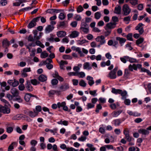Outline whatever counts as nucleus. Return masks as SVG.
Here are the masks:
<instances>
[{
	"label": "nucleus",
	"instance_id": "1",
	"mask_svg": "<svg viewBox=\"0 0 151 151\" xmlns=\"http://www.w3.org/2000/svg\"><path fill=\"white\" fill-rule=\"evenodd\" d=\"M80 29L85 34H88L89 32L88 26L86 22H82L81 24Z\"/></svg>",
	"mask_w": 151,
	"mask_h": 151
},
{
	"label": "nucleus",
	"instance_id": "2",
	"mask_svg": "<svg viewBox=\"0 0 151 151\" xmlns=\"http://www.w3.org/2000/svg\"><path fill=\"white\" fill-rule=\"evenodd\" d=\"M34 97L36 99L38 98V97L36 95H32L30 93H27L24 96V99L27 102H31L34 100Z\"/></svg>",
	"mask_w": 151,
	"mask_h": 151
},
{
	"label": "nucleus",
	"instance_id": "3",
	"mask_svg": "<svg viewBox=\"0 0 151 151\" xmlns=\"http://www.w3.org/2000/svg\"><path fill=\"white\" fill-rule=\"evenodd\" d=\"M9 107L0 105V112L4 114H9L10 112V109Z\"/></svg>",
	"mask_w": 151,
	"mask_h": 151
},
{
	"label": "nucleus",
	"instance_id": "4",
	"mask_svg": "<svg viewBox=\"0 0 151 151\" xmlns=\"http://www.w3.org/2000/svg\"><path fill=\"white\" fill-rule=\"evenodd\" d=\"M123 15L124 16H127L131 12V9L127 4L124 5L122 9Z\"/></svg>",
	"mask_w": 151,
	"mask_h": 151
},
{
	"label": "nucleus",
	"instance_id": "5",
	"mask_svg": "<svg viewBox=\"0 0 151 151\" xmlns=\"http://www.w3.org/2000/svg\"><path fill=\"white\" fill-rule=\"evenodd\" d=\"M151 130V126H150L147 128V129H139L138 131V132L142 135H147L149 134V132L148 130Z\"/></svg>",
	"mask_w": 151,
	"mask_h": 151
},
{
	"label": "nucleus",
	"instance_id": "6",
	"mask_svg": "<svg viewBox=\"0 0 151 151\" xmlns=\"http://www.w3.org/2000/svg\"><path fill=\"white\" fill-rule=\"evenodd\" d=\"M105 37L103 35L98 36L96 38V40L98 42H99L100 45H103L106 42V40L105 39Z\"/></svg>",
	"mask_w": 151,
	"mask_h": 151
},
{
	"label": "nucleus",
	"instance_id": "7",
	"mask_svg": "<svg viewBox=\"0 0 151 151\" xmlns=\"http://www.w3.org/2000/svg\"><path fill=\"white\" fill-rule=\"evenodd\" d=\"M7 82L10 85L13 87L17 86L19 84L18 81L15 79L13 80H9Z\"/></svg>",
	"mask_w": 151,
	"mask_h": 151
},
{
	"label": "nucleus",
	"instance_id": "8",
	"mask_svg": "<svg viewBox=\"0 0 151 151\" xmlns=\"http://www.w3.org/2000/svg\"><path fill=\"white\" fill-rule=\"evenodd\" d=\"M116 23L110 22L108 23L105 27V30L110 29L114 28L116 27Z\"/></svg>",
	"mask_w": 151,
	"mask_h": 151
},
{
	"label": "nucleus",
	"instance_id": "9",
	"mask_svg": "<svg viewBox=\"0 0 151 151\" xmlns=\"http://www.w3.org/2000/svg\"><path fill=\"white\" fill-rule=\"evenodd\" d=\"M144 25L142 23H139L135 27V29L138 30L140 34H142L144 32L143 26Z\"/></svg>",
	"mask_w": 151,
	"mask_h": 151
},
{
	"label": "nucleus",
	"instance_id": "10",
	"mask_svg": "<svg viewBox=\"0 0 151 151\" xmlns=\"http://www.w3.org/2000/svg\"><path fill=\"white\" fill-rule=\"evenodd\" d=\"M14 125V124L12 122L7 123L6 124V131L8 133H11L13 131V128L10 126Z\"/></svg>",
	"mask_w": 151,
	"mask_h": 151
},
{
	"label": "nucleus",
	"instance_id": "11",
	"mask_svg": "<svg viewBox=\"0 0 151 151\" xmlns=\"http://www.w3.org/2000/svg\"><path fill=\"white\" fill-rule=\"evenodd\" d=\"M38 31L37 30H34L33 31V33L34 34V38L35 40H38L41 37L42 33L40 32L39 33V35H37Z\"/></svg>",
	"mask_w": 151,
	"mask_h": 151
},
{
	"label": "nucleus",
	"instance_id": "12",
	"mask_svg": "<svg viewBox=\"0 0 151 151\" xmlns=\"http://www.w3.org/2000/svg\"><path fill=\"white\" fill-rule=\"evenodd\" d=\"M26 88L27 90L29 92L32 91L33 88L32 86L30 81L29 80H27L26 81V83L25 85Z\"/></svg>",
	"mask_w": 151,
	"mask_h": 151
},
{
	"label": "nucleus",
	"instance_id": "13",
	"mask_svg": "<svg viewBox=\"0 0 151 151\" xmlns=\"http://www.w3.org/2000/svg\"><path fill=\"white\" fill-rule=\"evenodd\" d=\"M54 28V27L51 25H49L46 27L45 29V33H48L52 32Z\"/></svg>",
	"mask_w": 151,
	"mask_h": 151
},
{
	"label": "nucleus",
	"instance_id": "14",
	"mask_svg": "<svg viewBox=\"0 0 151 151\" xmlns=\"http://www.w3.org/2000/svg\"><path fill=\"white\" fill-rule=\"evenodd\" d=\"M60 89L62 91H65L69 88L68 84L65 83L61 85L59 87Z\"/></svg>",
	"mask_w": 151,
	"mask_h": 151
},
{
	"label": "nucleus",
	"instance_id": "15",
	"mask_svg": "<svg viewBox=\"0 0 151 151\" xmlns=\"http://www.w3.org/2000/svg\"><path fill=\"white\" fill-rule=\"evenodd\" d=\"M11 93L14 97L17 96L19 94V92L18 90L14 88L11 89Z\"/></svg>",
	"mask_w": 151,
	"mask_h": 151
},
{
	"label": "nucleus",
	"instance_id": "16",
	"mask_svg": "<svg viewBox=\"0 0 151 151\" xmlns=\"http://www.w3.org/2000/svg\"><path fill=\"white\" fill-rule=\"evenodd\" d=\"M28 113L29 116L33 118L37 116L38 114V112L34 109V112L30 111L28 112Z\"/></svg>",
	"mask_w": 151,
	"mask_h": 151
},
{
	"label": "nucleus",
	"instance_id": "17",
	"mask_svg": "<svg viewBox=\"0 0 151 151\" xmlns=\"http://www.w3.org/2000/svg\"><path fill=\"white\" fill-rule=\"evenodd\" d=\"M86 79L88 80V84L90 86H92L94 83V82L93 80V78L92 77L88 76L87 77Z\"/></svg>",
	"mask_w": 151,
	"mask_h": 151
},
{
	"label": "nucleus",
	"instance_id": "18",
	"mask_svg": "<svg viewBox=\"0 0 151 151\" xmlns=\"http://www.w3.org/2000/svg\"><path fill=\"white\" fill-rule=\"evenodd\" d=\"M116 40L119 41V43L121 46L122 45V44L124 43L126 40L125 38H121L119 37H116Z\"/></svg>",
	"mask_w": 151,
	"mask_h": 151
},
{
	"label": "nucleus",
	"instance_id": "19",
	"mask_svg": "<svg viewBox=\"0 0 151 151\" xmlns=\"http://www.w3.org/2000/svg\"><path fill=\"white\" fill-rule=\"evenodd\" d=\"M108 77L111 79H115L116 78V73L112 71H111L108 75Z\"/></svg>",
	"mask_w": 151,
	"mask_h": 151
},
{
	"label": "nucleus",
	"instance_id": "20",
	"mask_svg": "<svg viewBox=\"0 0 151 151\" xmlns=\"http://www.w3.org/2000/svg\"><path fill=\"white\" fill-rule=\"evenodd\" d=\"M79 34V33L78 32L76 31H74L72 32L70 36L72 38H75L78 37Z\"/></svg>",
	"mask_w": 151,
	"mask_h": 151
},
{
	"label": "nucleus",
	"instance_id": "21",
	"mask_svg": "<svg viewBox=\"0 0 151 151\" xmlns=\"http://www.w3.org/2000/svg\"><path fill=\"white\" fill-rule=\"evenodd\" d=\"M38 79L41 82H44L47 80V77L41 74L39 77Z\"/></svg>",
	"mask_w": 151,
	"mask_h": 151
},
{
	"label": "nucleus",
	"instance_id": "22",
	"mask_svg": "<svg viewBox=\"0 0 151 151\" xmlns=\"http://www.w3.org/2000/svg\"><path fill=\"white\" fill-rule=\"evenodd\" d=\"M66 35V32L63 31H60L57 32V36L60 37H64Z\"/></svg>",
	"mask_w": 151,
	"mask_h": 151
},
{
	"label": "nucleus",
	"instance_id": "23",
	"mask_svg": "<svg viewBox=\"0 0 151 151\" xmlns=\"http://www.w3.org/2000/svg\"><path fill=\"white\" fill-rule=\"evenodd\" d=\"M121 8L120 6H116L114 11V13L119 14H120Z\"/></svg>",
	"mask_w": 151,
	"mask_h": 151
},
{
	"label": "nucleus",
	"instance_id": "24",
	"mask_svg": "<svg viewBox=\"0 0 151 151\" xmlns=\"http://www.w3.org/2000/svg\"><path fill=\"white\" fill-rule=\"evenodd\" d=\"M10 45L9 42L6 39L4 40L2 42L3 46L4 47H8Z\"/></svg>",
	"mask_w": 151,
	"mask_h": 151
},
{
	"label": "nucleus",
	"instance_id": "25",
	"mask_svg": "<svg viewBox=\"0 0 151 151\" xmlns=\"http://www.w3.org/2000/svg\"><path fill=\"white\" fill-rule=\"evenodd\" d=\"M144 41V38L142 37H140L137 39L136 41V44L138 46L142 47V45H140V44L142 43Z\"/></svg>",
	"mask_w": 151,
	"mask_h": 151
},
{
	"label": "nucleus",
	"instance_id": "26",
	"mask_svg": "<svg viewBox=\"0 0 151 151\" xmlns=\"http://www.w3.org/2000/svg\"><path fill=\"white\" fill-rule=\"evenodd\" d=\"M122 112V111L121 110H119L117 111H114L112 113V116L114 117H117Z\"/></svg>",
	"mask_w": 151,
	"mask_h": 151
},
{
	"label": "nucleus",
	"instance_id": "27",
	"mask_svg": "<svg viewBox=\"0 0 151 151\" xmlns=\"http://www.w3.org/2000/svg\"><path fill=\"white\" fill-rule=\"evenodd\" d=\"M73 47H72V49H73ZM74 48H75V49H74L75 50H76V51L78 52V53L80 54V56L81 57H83L84 56V55L83 54L82 52L81 51V50L80 48L79 47H78L77 48H76L74 47Z\"/></svg>",
	"mask_w": 151,
	"mask_h": 151
},
{
	"label": "nucleus",
	"instance_id": "28",
	"mask_svg": "<svg viewBox=\"0 0 151 151\" xmlns=\"http://www.w3.org/2000/svg\"><path fill=\"white\" fill-rule=\"evenodd\" d=\"M136 66V65L135 64H133L132 65L130 64L128 67L129 70L131 71H133V69L137 70V68Z\"/></svg>",
	"mask_w": 151,
	"mask_h": 151
},
{
	"label": "nucleus",
	"instance_id": "29",
	"mask_svg": "<svg viewBox=\"0 0 151 151\" xmlns=\"http://www.w3.org/2000/svg\"><path fill=\"white\" fill-rule=\"evenodd\" d=\"M111 92L114 94H120V92H121V90L119 89H116L114 88H112L111 91Z\"/></svg>",
	"mask_w": 151,
	"mask_h": 151
},
{
	"label": "nucleus",
	"instance_id": "30",
	"mask_svg": "<svg viewBox=\"0 0 151 151\" xmlns=\"http://www.w3.org/2000/svg\"><path fill=\"white\" fill-rule=\"evenodd\" d=\"M83 67L84 69H88L89 70L91 69V67L90 66V64L88 62L85 63L83 64Z\"/></svg>",
	"mask_w": 151,
	"mask_h": 151
},
{
	"label": "nucleus",
	"instance_id": "31",
	"mask_svg": "<svg viewBox=\"0 0 151 151\" xmlns=\"http://www.w3.org/2000/svg\"><path fill=\"white\" fill-rule=\"evenodd\" d=\"M120 94L122 96V99H124L126 98V96L127 94V93L126 91H122L121 90V92H120Z\"/></svg>",
	"mask_w": 151,
	"mask_h": 151
},
{
	"label": "nucleus",
	"instance_id": "32",
	"mask_svg": "<svg viewBox=\"0 0 151 151\" xmlns=\"http://www.w3.org/2000/svg\"><path fill=\"white\" fill-rule=\"evenodd\" d=\"M36 25V23H35L32 20L27 26V27L29 29L31 28Z\"/></svg>",
	"mask_w": 151,
	"mask_h": 151
},
{
	"label": "nucleus",
	"instance_id": "33",
	"mask_svg": "<svg viewBox=\"0 0 151 151\" xmlns=\"http://www.w3.org/2000/svg\"><path fill=\"white\" fill-rule=\"evenodd\" d=\"M129 70L128 69H126L125 70L124 77V78H128L129 74L130 73Z\"/></svg>",
	"mask_w": 151,
	"mask_h": 151
},
{
	"label": "nucleus",
	"instance_id": "34",
	"mask_svg": "<svg viewBox=\"0 0 151 151\" xmlns=\"http://www.w3.org/2000/svg\"><path fill=\"white\" fill-rule=\"evenodd\" d=\"M0 100L1 101L5 104H6L5 106H6V107L11 106V105L9 104V102L6 100L2 98H0Z\"/></svg>",
	"mask_w": 151,
	"mask_h": 151
},
{
	"label": "nucleus",
	"instance_id": "35",
	"mask_svg": "<svg viewBox=\"0 0 151 151\" xmlns=\"http://www.w3.org/2000/svg\"><path fill=\"white\" fill-rule=\"evenodd\" d=\"M114 124L116 126H119L121 123V120L119 119H115L114 120Z\"/></svg>",
	"mask_w": 151,
	"mask_h": 151
},
{
	"label": "nucleus",
	"instance_id": "36",
	"mask_svg": "<svg viewBox=\"0 0 151 151\" xmlns=\"http://www.w3.org/2000/svg\"><path fill=\"white\" fill-rule=\"evenodd\" d=\"M86 145L89 148L91 151H94L96 150V148L93 147V145L92 144H87Z\"/></svg>",
	"mask_w": 151,
	"mask_h": 151
},
{
	"label": "nucleus",
	"instance_id": "37",
	"mask_svg": "<svg viewBox=\"0 0 151 151\" xmlns=\"http://www.w3.org/2000/svg\"><path fill=\"white\" fill-rule=\"evenodd\" d=\"M30 82V83H31L34 85H36L39 83V82H38L35 79H31Z\"/></svg>",
	"mask_w": 151,
	"mask_h": 151
},
{
	"label": "nucleus",
	"instance_id": "38",
	"mask_svg": "<svg viewBox=\"0 0 151 151\" xmlns=\"http://www.w3.org/2000/svg\"><path fill=\"white\" fill-rule=\"evenodd\" d=\"M59 27L62 28H65L67 27V25L65 22H62L60 23Z\"/></svg>",
	"mask_w": 151,
	"mask_h": 151
},
{
	"label": "nucleus",
	"instance_id": "39",
	"mask_svg": "<svg viewBox=\"0 0 151 151\" xmlns=\"http://www.w3.org/2000/svg\"><path fill=\"white\" fill-rule=\"evenodd\" d=\"M48 56V54L45 51L42 52L41 54V57L42 58H45Z\"/></svg>",
	"mask_w": 151,
	"mask_h": 151
},
{
	"label": "nucleus",
	"instance_id": "40",
	"mask_svg": "<svg viewBox=\"0 0 151 151\" xmlns=\"http://www.w3.org/2000/svg\"><path fill=\"white\" fill-rule=\"evenodd\" d=\"M77 76H78L80 78H83L85 76V73L83 72H77Z\"/></svg>",
	"mask_w": 151,
	"mask_h": 151
},
{
	"label": "nucleus",
	"instance_id": "41",
	"mask_svg": "<svg viewBox=\"0 0 151 151\" xmlns=\"http://www.w3.org/2000/svg\"><path fill=\"white\" fill-rule=\"evenodd\" d=\"M101 17V14L99 12H97L95 13V18L97 19H99Z\"/></svg>",
	"mask_w": 151,
	"mask_h": 151
},
{
	"label": "nucleus",
	"instance_id": "42",
	"mask_svg": "<svg viewBox=\"0 0 151 151\" xmlns=\"http://www.w3.org/2000/svg\"><path fill=\"white\" fill-rule=\"evenodd\" d=\"M17 97L14 99V100L15 101H17L19 103H22L23 101L21 97L18 96H17Z\"/></svg>",
	"mask_w": 151,
	"mask_h": 151
},
{
	"label": "nucleus",
	"instance_id": "43",
	"mask_svg": "<svg viewBox=\"0 0 151 151\" xmlns=\"http://www.w3.org/2000/svg\"><path fill=\"white\" fill-rule=\"evenodd\" d=\"M79 85L81 86L85 87L86 86V83L83 80H82L80 81Z\"/></svg>",
	"mask_w": 151,
	"mask_h": 151
},
{
	"label": "nucleus",
	"instance_id": "44",
	"mask_svg": "<svg viewBox=\"0 0 151 151\" xmlns=\"http://www.w3.org/2000/svg\"><path fill=\"white\" fill-rule=\"evenodd\" d=\"M83 10V9L81 5L79 6L77 8V12L78 13L81 12Z\"/></svg>",
	"mask_w": 151,
	"mask_h": 151
},
{
	"label": "nucleus",
	"instance_id": "45",
	"mask_svg": "<svg viewBox=\"0 0 151 151\" xmlns=\"http://www.w3.org/2000/svg\"><path fill=\"white\" fill-rule=\"evenodd\" d=\"M65 17L66 16L64 13H61L59 15V18L60 20H63L65 19Z\"/></svg>",
	"mask_w": 151,
	"mask_h": 151
},
{
	"label": "nucleus",
	"instance_id": "46",
	"mask_svg": "<svg viewBox=\"0 0 151 151\" xmlns=\"http://www.w3.org/2000/svg\"><path fill=\"white\" fill-rule=\"evenodd\" d=\"M106 30V31L104 32V36L105 37H107L110 34L111 32V30L108 29Z\"/></svg>",
	"mask_w": 151,
	"mask_h": 151
},
{
	"label": "nucleus",
	"instance_id": "47",
	"mask_svg": "<svg viewBox=\"0 0 151 151\" xmlns=\"http://www.w3.org/2000/svg\"><path fill=\"white\" fill-rule=\"evenodd\" d=\"M102 107L100 104H99L96 106V108L95 110V111L97 113H98L99 112V110L101 109Z\"/></svg>",
	"mask_w": 151,
	"mask_h": 151
},
{
	"label": "nucleus",
	"instance_id": "48",
	"mask_svg": "<svg viewBox=\"0 0 151 151\" xmlns=\"http://www.w3.org/2000/svg\"><path fill=\"white\" fill-rule=\"evenodd\" d=\"M57 107L58 108H60L61 107H63V106L66 105V103L65 101L62 102L61 103L58 102L57 103Z\"/></svg>",
	"mask_w": 151,
	"mask_h": 151
},
{
	"label": "nucleus",
	"instance_id": "49",
	"mask_svg": "<svg viewBox=\"0 0 151 151\" xmlns=\"http://www.w3.org/2000/svg\"><path fill=\"white\" fill-rule=\"evenodd\" d=\"M16 144V142H13L8 147V151H9L10 150H12L14 149L13 147V145H15Z\"/></svg>",
	"mask_w": 151,
	"mask_h": 151
},
{
	"label": "nucleus",
	"instance_id": "50",
	"mask_svg": "<svg viewBox=\"0 0 151 151\" xmlns=\"http://www.w3.org/2000/svg\"><path fill=\"white\" fill-rule=\"evenodd\" d=\"M132 33H129L127 35V37L128 40L133 41L132 38Z\"/></svg>",
	"mask_w": 151,
	"mask_h": 151
},
{
	"label": "nucleus",
	"instance_id": "51",
	"mask_svg": "<svg viewBox=\"0 0 151 151\" xmlns=\"http://www.w3.org/2000/svg\"><path fill=\"white\" fill-rule=\"evenodd\" d=\"M0 3L2 6H5L7 4V1L6 0H1Z\"/></svg>",
	"mask_w": 151,
	"mask_h": 151
},
{
	"label": "nucleus",
	"instance_id": "52",
	"mask_svg": "<svg viewBox=\"0 0 151 151\" xmlns=\"http://www.w3.org/2000/svg\"><path fill=\"white\" fill-rule=\"evenodd\" d=\"M58 83V80L56 79H53L51 81V83L52 85H55Z\"/></svg>",
	"mask_w": 151,
	"mask_h": 151
},
{
	"label": "nucleus",
	"instance_id": "53",
	"mask_svg": "<svg viewBox=\"0 0 151 151\" xmlns=\"http://www.w3.org/2000/svg\"><path fill=\"white\" fill-rule=\"evenodd\" d=\"M78 42L79 45H82L86 42H88V41L85 40H78Z\"/></svg>",
	"mask_w": 151,
	"mask_h": 151
},
{
	"label": "nucleus",
	"instance_id": "54",
	"mask_svg": "<svg viewBox=\"0 0 151 151\" xmlns=\"http://www.w3.org/2000/svg\"><path fill=\"white\" fill-rule=\"evenodd\" d=\"M68 75L69 76H77V72H71L68 73Z\"/></svg>",
	"mask_w": 151,
	"mask_h": 151
},
{
	"label": "nucleus",
	"instance_id": "55",
	"mask_svg": "<svg viewBox=\"0 0 151 151\" xmlns=\"http://www.w3.org/2000/svg\"><path fill=\"white\" fill-rule=\"evenodd\" d=\"M27 40L28 41L30 42H33L35 40V39L31 35H30L29 36Z\"/></svg>",
	"mask_w": 151,
	"mask_h": 151
},
{
	"label": "nucleus",
	"instance_id": "56",
	"mask_svg": "<svg viewBox=\"0 0 151 151\" xmlns=\"http://www.w3.org/2000/svg\"><path fill=\"white\" fill-rule=\"evenodd\" d=\"M18 88L20 91H22L24 89L25 87L23 84H20L19 85Z\"/></svg>",
	"mask_w": 151,
	"mask_h": 151
},
{
	"label": "nucleus",
	"instance_id": "57",
	"mask_svg": "<svg viewBox=\"0 0 151 151\" xmlns=\"http://www.w3.org/2000/svg\"><path fill=\"white\" fill-rule=\"evenodd\" d=\"M112 21H113V23H116V22H118V17L116 16H113L112 18Z\"/></svg>",
	"mask_w": 151,
	"mask_h": 151
},
{
	"label": "nucleus",
	"instance_id": "58",
	"mask_svg": "<svg viewBox=\"0 0 151 151\" xmlns=\"http://www.w3.org/2000/svg\"><path fill=\"white\" fill-rule=\"evenodd\" d=\"M87 109H89L94 107V105L91 103H88L87 104Z\"/></svg>",
	"mask_w": 151,
	"mask_h": 151
},
{
	"label": "nucleus",
	"instance_id": "59",
	"mask_svg": "<svg viewBox=\"0 0 151 151\" xmlns=\"http://www.w3.org/2000/svg\"><path fill=\"white\" fill-rule=\"evenodd\" d=\"M106 147L108 149H114V150H116V149H114L113 146L111 145H106Z\"/></svg>",
	"mask_w": 151,
	"mask_h": 151
},
{
	"label": "nucleus",
	"instance_id": "60",
	"mask_svg": "<svg viewBox=\"0 0 151 151\" xmlns=\"http://www.w3.org/2000/svg\"><path fill=\"white\" fill-rule=\"evenodd\" d=\"M77 22L76 21H73L70 23V25L73 27H75L77 26Z\"/></svg>",
	"mask_w": 151,
	"mask_h": 151
},
{
	"label": "nucleus",
	"instance_id": "61",
	"mask_svg": "<svg viewBox=\"0 0 151 151\" xmlns=\"http://www.w3.org/2000/svg\"><path fill=\"white\" fill-rule=\"evenodd\" d=\"M37 143V141L35 140H32L30 142L31 144L33 146H35L36 145Z\"/></svg>",
	"mask_w": 151,
	"mask_h": 151
},
{
	"label": "nucleus",
	"instance_id": "62",
	"mask_svg": "<svg viewBox=\"0 0 151 151\" xmlns=\"http://www.w3.org/2000/svg\"><path fill=\"white\" fill-rule=\"evenodd\" d=\"M131 17L129 16L124 17V18L123 20L124 22L130 21Z\"/></svg>",
	"mask_w": 151,
	"mask_h": 151
},
{
	"label": "nucleus",
	"instance_id": "63",
	"mask_svg": "<svg viewBox=\"0 0 151 151\" xmlns=\"http://www.w3.org/2000/svg\"><path fill=\"white\" fill-rule=\"evenodd\" d=\"M46 67L49 70H50L53 68V65L50 63H48L46 65Z\"/></svg>",
	"mask_w": 151,
	"mask_h": 151
},
{
	"label": "nucleus",
	"instance_id": "64",
	"mask_svg": "<svg viewBox=\"0 0 151 151\" xmlns=\"http://www.w3.org/2000/svg\"><path fill=\"white\" fill-rule=\"evenodd\" d=\"M63 58L64 59H68L70 58V56L67 55H64L62 56Z\"/></svg>",
	"mask_w": 151,
	"mask_h": 151
}]
</instances>
